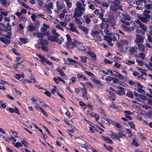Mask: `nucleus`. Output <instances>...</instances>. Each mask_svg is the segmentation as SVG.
Wrapping results in <instances>:
<instances>
[{"label":"nucleus","mask_w":152,"mask_h":152,"mask_svg":"<svg viewBox=\"0 0 152 152\" xmlns=\"http://www.w3.org/2000/svg\"><path fill=\"white\" fill-rule=\"evenodd\" d=\"M77 7L74 10L75 12L73 14L74 18L79 17L84 13L83 11H85V7H82L81 3L77 1L76 3Z\"/></svg>","instance_id":"obj_1"},{"label":"nucleus","mask_w":152,"mask_h":152,"mask_svg":"<svg viewBox=\"0 0 152 152\" xmlns=\"http://www.w3.org/2000/svg\"><path fill=\"white\" fill-rule=\"evenodd\" d=\"M105 40L107 41L108 44L111 46H113V44L112 42V41H118L119 39V36L117 34L109 33L107 35L104 36Z\"/></svg>","instance_id":"obj_2"},{"label":"nucleus","mask_w":152,"mask_h":152,"mask_svg":"<svg viewBox=\"0 0 152 152\" xmlns=\"http://www.w3.org/2000/svg\"><path fill=\"white\" fill-rule=\"evenodd\" d=\"M91 35L93 38V39L97 43L102 41V37H104V34L101 31H93L91 32Z\"/></svg>","instance_id":"obj_3"},{"label":"nucleus","mask_w":152,"mask_h":152,"mask_svg":"<svg viewBox=\"0 0 152 152\" xmlns=\"http://www.w3.org/2000/svg\"><path fill=\"white\" fill-rule=\"evenodd\" d=\"M48 39L52 42H55L59 45L62 44V42L64 41V38L61 37L60 39L55 36H50L48 37Z\"/></svg>","instance_id":"obj_4"},{"label":"nucleus","mask_w":152,"mask_h":152,"mask_svg":"<svg viewBox=\"0 0 152 152\" xmlns=\"http://www.w3.org/2000/svg\"><path fill=\"white\" fill-rule=\"evenodd\" d=\"M119 16L120 18L121 21L122 23H125V21L126 20L130 21L131 20V17L128 15L120 14V15H119Z\"/></svg>","instance_id":"obj_5"},{"label":"nucleus","mask_w":152,"mask_h":152,"mask_svg":"<svg viewBox=\"0 0 152 152\" xmlns=\"http://www.w3.org/2000/svg\"><path fill=\"white\" fill-rule=\"evenodd\" d=\"M136 38L134 40V42L137 43H139L141 42H143L144 41V37L140 35H136Z\"/></svg>","instance_id":"obj_6"},{"label":"nucleus","mask_w":152,"mask_h":152,"mask_svg":"<svg viewBox=\"0 0 152 152\" xmlns=\"http://www.w3.org/2000/svg\"><path fill=\"white\" fill-rule=\"evenodd\" d=\"M94 17V15L90 14H87L86 15H84L83 18L85 19L86 23L88 24L91 22V20L90 18H93Z\"/></svg>","instance_id":"obj_7"},{"label":"nucleus","mask_w":152,"mask_h":152,"mask_svg":"<svg viewBox=\"0 0 152 152\" xmlns=\"http://www.w3.org/2000/svg\"><path fill=\"white\" fill-rule=\"evenodd\" d=\"M37 42L40 45H49L48 41L46 39H39L37 40Z\"/></svg>","instance_id":"obj_8"},{"label":"nucleus","mask_w":152,"mask_h":152,"mask_svg":"<svg viewBox=\"0 0 152 152\" xmlns=\"http://www.w3.org/2000/svg\"><path fill=\"white\" fill-rule=\"evenodd\" d=\"M137 48L135 46L130 47L129 50V53L131 55H133L134 53H137Z\"/></svg>","instance_id":"obj_9"},{"label":"nucleus","mask_w":152,"mask_h":152,"mask_svg":"<svg viewBox=\"0 0 152 152\" xmlns=\"http://www.w3.org/2000/svg\"><path fill=\"white\" fill-rule=\"evenodd\" d=\"M34 24L33 23H31L27 27L28 30L30 31H34L36 29L37 27L34 25Z\"/></svg>","instance_id":"obj_10"},{"label":"nucleus","mask_w":152,"mask_h":152,"mask_svg":"<svg viewBox=\"0 0 152 152\" xmlns=\"http://www.w3.org/2000/svg\"><path fill=\"white\" fill-rule=\"evenodd\" d=\"M69 26L70 27V30L72 31H75L76 33L78 34L79 32L78 31L76 30V29L75 27H74V24L73 23H70L69 24Z\"/></svg>","instance_id":"obj_11"},{"label":"nucleus","mask_w":152,"mask_h":152,"mask_svg":"<svg viewBox=\"0 0 152 152\" xmlns=\"http://www.w3.org/2000/svg\"><path fill=\"white\" fill-rule=\"evenodd\" d=\"M99 26L101 28L104 29V30L107 29L109 25L106 23H102L100 24Z\"/></svg>","instance_id":"obj_12"},{"label":"nucleus","mask_w":152,"mask_h":152,"mask_svg":"<svg viewBox=\"0 0 152 152\" xmlns=\"http://www.w3.org/2000/svg\"><path fill=\"white\" fill-rule=\"evenodd\" d=\"M66 47L69 48L73 49L74 48L73 42H67L66 43Z\"/></svg>","instance_id":"obj_13"},{"label":"nucleus","mask_w":152,"mask_h":152,"mask_svg":"<svg viewBox=\"0 0 152 152\" xmlns=\"http://www.w3.org/2000/svg\"><path fill=\"white\" fill-rule=\"evenodd\" d=\"M137 18L144 23H146L148 21V20L146 17L138 16Z\"/></svg>","instance_id":"obj_14"},{"label":"nucleus","mask_w":152,"mask_h":152,"mask_svg":"<svg viewBox=\"0 0 152 152\" xmlns=\"http://www.w3.org/2000/svg\"><path fill=\"white\" fill-rule=\"evenodd\" d=\"M0 40L6 44H8L10 43V41L9 39H7L6 38L3 37L0 38Z\"/></svg>","instance_id":"obj_15"},{"label":"nucleus","mask_w":152,"mask_h":152,"mask_svg":"<svg viewBox=\"0 0 152 152\" xmlns=\"http://www.w3.org/2000/svg\"><path fill=\"white\" fill-rule=\"evenodd\" d=\"M86 53L90 56L94 60H96V55L94 53L90 51H87Z\"/></svg>","instance_id":"obj_16"},{"label":"nucleus","mask_w":152,"mask_h":152,"mask_svg":"<svg viewBox=\"0 0 152 152\" xmlns=\"http://www.w3.org/2000/svg\"><path fill=\"white\" fill-rule=\"evenodd\" d=\"M13 67L16 68H18V67L23 69L24 68V66L21 63L18 62L16 64L13 65Z\"/></svg>","instance_id":"obj_17"},{"label":"nucleus","mask_w":152,"mask_h":152,"mask_svg":"<svg viewBox=\"0 0 152 152\" xmlns=\"http://www.w3.org/2000/svg\"><path fill=\"white\" fill-rule=\"evenodd\" d=\"M6 30V28L5 25L0 23V33L1 34V31H4Z\"/></svg>","instance_id":"obj_18"},{"label":"nucleus","mask_w":152,"mask_h":152,"mask_svg":"<svg viewBox=\"0 0 152 152\" xmlns=\"http://www.w3.org/2000/svg\"><path fill=\"white\" fill-rule=\"evenodd\" d=\"M137 46L140 50L144 52L145 50V46L141 44H137Z\"/></svg>","instance_id":"obj_19"},{"label":"nucleus","mask_w":152,"mask_h":152,"mask_svg":"<svg viewBox=\"0 0 152 152\" xmlns=\"http://www.w3.org/2000/svg\"><path fill=\"white\" fill-rule=\"evenodd\" d=\"M102 138L107 142L111 144L113 143V141L108 137H102Z\"/></svg>","instance_id":"obj_20"},{"label":"nucleus","mask_w":152,"mask_h":152,"mask_svg":"<svg viewBox=\"0 0 152 152\" xmlns=\"http://www.w3.org/2000/svg\"><path fill=\"white\" fill-rule=\"evenodd\" d=\"M56 4L57 7V9L58 10H60L63 8V5L62 4H60L59 1H57L56 2Z\"/></svg>","instance_id":"obj_21"},{"label":"nucleus","mask_w":152,"mask_h":152,"mask_svg":"<svg viewBox=\"0 0 152 152\" xmlns=\"http://www.w3.org/2000/svg\"><path fill=\"white\" fill-rule=\"evenodd\" d=\"M125 136L126 135L125 134L119 132L118 133V140H120V139L121 138H124Z\"/></svg>","instance_id":"obj_22"},{"label":"nucleus","mask_w":152,"mask_h":152,"mask_svg":"<svg viewBox=\"0 0 152 152\" xmlns=\"http://www.w3.org/2000/svg\"><path fill=\"white\" fill-rule=\"evenodd\" d=\"M135 61L134 60H133L132 61H130L128 60L126 61L125 62V64H126L131 65L132 64H134L135 63Z\"/></svg>","instance_id":"obj_23"},{"label":"nucleus","mask_w":152,"mask_h":152,"mask_svg":"<svg viewBox=\"0 0 152 152\" xmlns=\"http://www.w3.org/2000/svg\"><path fill=\"white\" fill-rule=\"evenodd\" d=\"M80 28L81 30H82L83 31L85 32L87 34L88 33L89 30L83 26H80Z\"/></svg>","instance_id":"obj_24"},{"label":"nucleus","mask_w":152,"mask_h":152,"mask_svg":"<svg viewBox=\"0 0 152 152\" xmlns=\"http://www.w3.org/2000/svg\"><path fill=\"white\" fill-rule=\"evenodd\" d=\"M13 144L17 148L19 147H23V145L20 142H17L16 143L13 142Z\"/></svg>","instance_id":"obj_25"},{"label":"nucleus","mask_w":152,"mask_h":152,"mask_svg":"<svg viewBox=\"0 0 152 152\" xmlns=\"http://www.w3.org/2000/svg\"><path fill=\"white\" fill-rule=\"evenodd\" d=\"M80 58L81 59V61L82 62L86 63L87 62V57L86 56H80Z\"/></svg>","instance_id":"obj_26"},{"label":"nucleus","mask_w":152,"mask_h":152,"mask_svg":"<svg viewBox=\"0 0 152 152\" xmlns=\"http://www.w3.org/2000/svg\"><path fill=\"white\" fill-rule=\"evenodd\" d=\"M51 33L55 35V36H56L57 37H58L60 36L59 34L57 33L56 30L54 29H53L51 30Z\"/></svg>","instance_id":"obj_27"},{"label":"nucleus","mask_w":152,"mask_h":152,"mask_svg":"<svg viewBox=\"0 0 152 152\" xmlns=\"http://www.w3.org/2000/svg\"><path fill=\"white\" fill-rule=\"evenodd\" d=\"M19 40L22 43L24 44H26L28 42V39L26 38H20L19 39Z\"/></svg>","instance_id":"obj_28"},{"label":"nucleus","mask_w":152,"mask_h":152,"mask_svg":"<svg viewBox=\"0 0 152 152\" xmlns=\"http://www.w3.org/2000/svg\"><path fill=\"white\" fill-rule=\"evenodd\" d=\"M78 49L82 51H85L86 50V47L82 45V44H80V45L78 46Z\"/></svg>","instance_id":"obj_29"},{"label":"nucleus","mask_w":152,"mask_h":152,"mask_svg":"<svg viewBox=\"0 0 152 152\" xmlns=\"http://www.w3.org/2000/svg\"><path fill=\"white\" fill-rule=\"evenodd\" d=\"M56 70L59 72L60 75L61 76L65 77V74L63 72L62 70L58 68L56 69Z\"/></svg>","instance_id":"obj_30"},{"label":"nucleus","mask_w":152,"mask_h":152,"mask_svg":"<svg viewBox=\"0 0 152 152\" xmlns=\"http://www.w3.org/2000/svg\"><path fill=\"white\" fill-rule=\"evenodd\" d=\"M2 4L5 6H8L10 5V3H8L5 0H0Z\"/></svg>","instance_id":"obj_31"},{"label":"nucleus","mask_w":152,"mask_h":152,"mask_svg":"<svg viewBox=\"0 0 152 152\" xmlns=\"http://www.w3.org/2000/svg\"><path fill=\"white\" fill-rule=\"evenodd\" d=\"M126 95L127 96L131 98H132L134 97L133 92H131L130 91H129L126 93Z\"/></svg>","instance_id":"obj_32"},{"label":"nucleus","mask_w":152,"mask_h":152,"mask_svg":"<svg viewBox=\"0 0 152 152\" xmlns=\"http://www.w3.org/2000/svg\"><path fill=\"white\" fill-rule=\"evenodd\" d=\"M124 91L125 90H118L117 91H116V92L120 95H125V92Z\"/></svg>","instance_id":"obj_33"},{"label":"nucleus","mask_w":152,"mask_h":152,"mask_svg":"<svg viewBox=\"0 0 152 152\" xmlns=\"http://www.w3.org/2000/svg\"><path fill=\"white\" fill-rule=\"evenodd\" d=\"M104 146L106 148L107 150H108L110 152H111V151L113 149V148L112 147L107 146L105 144H104Z\"/></svg>","instance_id":"obj_34"},{"label":"nucleus","mask_w":152,"mask_h":152,"mask_svg":"<svg viewBox=\"0 0 152 152\" xmlns=\"http://www.w3.org/2000/svg\"><path fill=\"white\" fill-rule=\"evenodd\" d=\"M111 135V137L112 138H114L118 140V134H116L113 132Z\"/></svg>","instance_id":"obj_35"},{"label":"nucleus","mask_w":152,"mask_h":152,"mask_svg":"<svg viewBox=\"0 0 152 152\" xmlns=\"http://www.w3.org/2000/svg\"><path fill=\"white\" fill-rule=\"evenodd\" d=\"M73 45H74V47L75 46H76L78 48V46L80 45L81 43L77 41H75L73 42Z\"/></svg>","instance_id":"obj_36"},{"label":"nucleus","mask_w":152,"mask_h":152,"mask_svg":"<svg viewBox=\"0 0 152 152\" xmlns=\"http://www.w3.org/2000/svg\"><path fill=\"white\" fill-rule=\"evenodd\" d=\"M140 27L144 31H146L147 29V27L143 24L142 23L140 26Z\"/></svg>","instance_id":"obj_37"},{"label":"nucleus","mask_w":152,"mask_h":152,"mask_svg":"<svg viewBox=\"0 0 152 152\" xmlns=\"http://www.w3.org/2000/svg\"><path fill=\"white\" fill-rule=\"evenodd\" d=\"M110 9L111 10L115 12H116L117 11V8L112 5H111L110 7Z\"/></svg>","instance_id":"obj_38"},{"label":"nucleus","mask_w":152,"mask_h":152,"mask_svg":"<svg viewBox=\"0 0 152 152\" xmlns=\"http://www.w3.org/2000/svg\"><path fill=\"white\" fill-rule=\"evenodd\" d=\"M121 43L123 45H127L129 43V41L126 39H123L121 40Z\"/></svg>","instance_id":"obj_39"},{"label":"nucleus","mask_w":152,"mask_h":152,"mask_svg":"<svg viewBox=\"0 0 152 152\" xmlns=\"http://www.w3.org/2000/svg\"><path fill=\"white\" fill-rule=\"evenodd\" d=\"M12 35V33L10 31L7 32V34L4 35V36L6 38L10 39L11 38V36Z\"/></svg>","instance_id":"obj_40"},{"label":"nucleus","mask_w":152,"mask_h":152,"mask_svg":"<svg viewBox=\"0 0 152 152\" xmlns=\"http://www.w3.org/2000/svg\"><path fill=\"white\" fill-rule=\"evenodd\" d=\"M29 79L30 80H27V81L29 83H32V82H34L35 81V79L31 77H29Z\"/></svg>","instance_id":"obj_41"},{"label":"nucleus","mask_w":152,"mask_h":152,"mask_svg":"<svg viewBox=\"0 0 152 152\" xmlns=\"http://www.w3.org/2000/svg\"><path fill=\"white\" fill-rule=\"evenodd\" d=\"M64 20L66 21L69 22L70 20V17L69 15H66Z\"/></svg>","instance_id":"obj_42"},{"label":"nucleus","mask_w":152,"mask_h":152,"mask_svg":"<svg viewBox=\"0 0 152 152\" xmlns=\"http://www.w3.org/2000/svg\"><path fill=\"white\" fill-rule=\"evenodd\" d=\"M145 7L148 9H152V4H146L145 5Z\"/></svg>","instance_id":"obj_43"},{"label":"nucleus","mask_w":152,"mask_h":152,"mask_svg":"<svg viewBox=\"0 0 152 152\" xmlns=\"http://www.w3.org/2000/svg\"><path fill=\"white\" fill-rule=\"evenodd\" d=\"M36 35L38 37L43 38L44 37L43 34H41L39 32L37 33Z\"/></svg>","instance_id":"obj_44"},{"label":"nucleus","mask_w":152,"mask_h":152,"mask_svg":"<svg viewBox=\"0 0 152 152\" xmlns=\"http://www.w3.org/2000/svg\"><path fill=\"white\" fill-rule=\"evenodd\" d=\"M110 107L112 108L116 109H118V110H119V109L115 105V104L113 103L110 104Z\"/></svg>","instance_id":"obj_45"},{"label":"nucleus","mask_w":152,"mask_h":152,"mask_svg":"<svg viewBox=\"0 0 152 152\" xmlns=\"http://www.w3.org/2000/svg\"><path fill=\"white\" fill-rule=\"evenodd\" d=\"M134 24L139 25L140 26V25L142 24V23L138 19H136L134 22Z\"/></svg>","instance_id":"obj_46"},{"label":"nucleus","mask_w":152,"mask_h":152,"mask_svg":"<svg viewBox=\"0 0 152 152\" xmlns=\"http://www.w3.org/2000/svg\"><path fill=\"white\" fill-rule=\"evenodd\" d=\"M41 48L42 50L46 51H47L48 50V48L45 46H42L41 47Z\"/></svg>","instance_id":"obj_47"},{"label":"nucleus","mask_w":152,"mask_h":152,"mask_svg":"<svg viewBox=\"0 0 152 152\" xmlns=\"http://www.w3.org/2000/svg\"><path fill=\"white\" fill-rule=\"evenodd\" d=\"M12 51L15 54L17 55L18 56H20V53L17 52V50L14 49V48H12Z\"/></svg>","instance_id":"obj_48"},{"label":"nucleus","mask_w":152,"mask_h":152,"mask_svg":"<svg viewBox=\"0 0 152 152\" xmlns=\"http://www.w3.org/2000/svg\"><path fill=\"white\" fill-rule=\"evenodd\" d=\"M78 17L74 18H75V20L76 23L79 25H81L82 24V23L80 20L78 18Z\"/></svg>","instance_id":"obj_49"},{"label":"nucleus","mask_w":152,"mask_h":152,"mask_svg":"<svg viewBox=\"0 0 152 152\" xmlns=\"http://www.w3.org/2000/svg\"><path fill=\"white\" fill-rule=\"evenodd\" d=\"M85 73L91 77H93L94 76V75L93 74L90 72H88L87 71H85Z\"/></svg>","instance_id":"obj_50"},{"label":"nucleus","mask_w":152,"mask_h":152,"mask_svg":"<svg viewBox=\"0 0 152 152\" xmlns=\"http://www.w3.org/2000/svg\"><path fill=\"white\" fill-rule=\"evenodd\" d=\"M22 143L26 147H27L28 145V143L26 141L23 140H22L21 141Z\"/></svg>","instance_id":"obj_51"},{"label":"nucleus","mask_w":152,"mask_h":152,"mask_svg":"<svg viewBox=\"0 0 152 152\" xmlns=\"http://www.w3.org/2000/svg\"><path fill=\"white\" fill-rule=\"evenodd\" d=\"M36 17L37 16L34 14H32L31 16L32 19L34 21H36Z\"/></svg>","instance_id":"obj_52"},{"label":"nucleus","mask_w":152,"mask_h":152,"mask_svg":"<svg viewBox=\"0 0 152 152\" xmlns=\"http://www.w3.org/2000/svg\"><path fill=\"white\" fill-rule=\"evenodd\" d=\"M120 2L119 0H114V4L115 6H118L120 4Z\"/></svg>","instance_id":"obj_53"},{"label":"nucleus","mask_w":152,"mask_h":152,"mask_svg":"<svg viewBox=\"0 0 152 152\" xmlns=\"http://www.w3.org/2000/svg\"><path fill=\"white\" fill-rule=\"evenodd\" d=\"M139 56L142 59H144L145 58V55L144 53H139Z\"/></svg>","instance_id":"obj_54"},{"label":"nucleus","mask_w":152,"mask_h":152,"mask_svg":"<svg viewBox=\"0 0 152 152\" xmlns=\"http://www.w3.org/2000/svg\"><path fill=\"white\" fill-rule=\"evenodd\" d=\"M89 130L92 133H94V130H96V128L94 127H89Z\"/></svg>","instance_id":"obj_55"},{"label":"nucleus","mask_w":152,"mask_h":152,"mask_svg":"<svg viewBox=\"0 0 152 152\" xmlns=\"http://www.w3.org/2000/svg\"><path fill=\"white\" fill-rule=\"evenodd\" d=\"M102 5L103 7H106V8L108 7L109 6V4L107 3L103 2L102 4Z\"/></svg>","instance_id":"obj_56"},{"label":"nucleus","mask_w":152,"mask_h":152,"mask_svg":"<svg viewBox=\"0 0 152 152\" xmlns=\"http://www.w3.org/2000/svg\"><path fill=\"white\" fill-rule=\"evenodd\" d=\"M47 29L44 27H41V31L42 32V33L44 34V32L45 33L47 31Z\"/></svg>","instance_id":"obj_57"},{"label":"nucleus","mask_w":152,"mask_h":152,"mask_svg":"<svg viewBox=\"0 0 152 152\" xmlns=\"http://www.w3.org/2000/svg\"><path fill=\"white\" fill-rule=\"evenodd\" d=\"M104 62L108 64H112L113 63V61H110L107 59H104Z\"/></svg>","instance_id":"obj_58"},{"label":"nucleus","mask_w":152,"mask_h":152,"mask_svg":"<svg viewBox=\"0 0 152 152\" xmlns=\"http://www.w3.org/2000/svg\"><path fill=\"white\" fill-rule=\"evenodd\" d=\"M14 112L15 113L17 114L18 115H20V113L19 110L16 107H15L14 108Z\"/></svg>","instance_id":"obj_59"},{"label":"nucleus","mask_w":152,"mask_h":152,"mask_svg":"<svg viewBox=\"0 0 152 152\" xmlns=\"http://www.w3.org/2000/svg\"><path fill=\"white\" fill-rule=\"evenodd\" d=\"M143 15L145 16L144 17H146L148 20L151 18V16L149 14H147L143 12Z\"/></svg>","instance_id":"obj_60"},{"label":"nucleus","mask_w":152,"mask_h":152,"mask_svg":"<svg viewBox=\"0 0 152 152\" xmlns=\"http://www.w3.org/2000/svg\"><path fill=\"white\" fill-rule=\"evenodd\" d=\"M66 37L68 40V42H71L72 39L69 35L67 34L66 35Z\"/></svg>","instance_id":"obj_61"},{"label":"nucleus","mask_w":152,"mask_h":152,"mask_svg":"<svg viewBox=\"0 0 152 152\" xmlns=\"http://www.w3.org/2000/svg\"><path fill=\"white\" fill-rule=\"evenodd\" d=\"M147 100V103L152 106V99L148 98Z\"/></svg>","instance_id":"obj_62"},{"label":"nucleus","mask_w":152,"mask_h":152,"mask_svg":"<svg viewBox=\"0 0 152 152\" xmlns=\"http://www.w3.org/2000/svg\"><path fill=\"white\" fill-rule=\"evenodd\" d=\"M132 143L134 145V146H135L136 147H137L138 145V144H137V142H136V141L135 139H133V140Z\"/></svg>","instance_id":"obj_63"},{"label":"nucleus","mask_w":152,"mask_h":152,"mask_svg":"<svg viewBox=\"0 0 152 152\" xmlns=\"http://www.w3.org/2000/svg\"><path fill=\"white\" fill-rule=\"evenodd\" d=\"M148 40L149 42L152 43V38L149 35H148Z\"/></svg>","instance_id":"obj_64"}]
</instances>
